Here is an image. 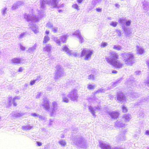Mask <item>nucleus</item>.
<instances>
[{
	"label": "nucleus",
	"mask_w": 149,
	"mask_h": 149,
	"mask_svg": "<svg viewBox=\"0 0 149 149\" xmlns=\"http://www.w3.org/2000/svg\"><path fill=\"white\" fill-rule=\"evenodd\" d=\"M50 48L51 46L50 45H47L43 48V49L45 51L48 52L50 50Z\"/></svg>",
	"instance_id": "obj_8"
},
{
	"label": "nucleus",
	"mask_w": 149,
	"mask_h": 149,
	"mask_svg": "<svg viewBox=\"0 0 149 149\" xmlns=\"http://www.w3.org/2000/svg\"><path fill=\"white\" fill-rule=\"evenodd\" d=\"M117 24V22H112L111 23L110 25L114 27H115L116 26Z\"/></svg>",
	"instance_id": "obj_10"
},
{
	"label": "nucleus",
	"mask_w": 149,
	"mask_h": 149,
	"mask_svg": "<svg viewBox=\"0 0 149 149\" xmlns=\"http://www.w3.org/2000/svg\"><path fill=\"white\" fill-rule=\"evenodd\" d=\"M113 48L114 49H116L118 50H120L121 49L120 47L119 46H115L113 47Z\"/></svg>",
	"instance_id": "obj_12"
},
{
	"label": "nucleus",
	"mask_w": 149,
	"mask_h": 149,
	"mask_svg": "<svg viewBox=\"0 0 149 149\" xmlns=\"http://www.w3.org/2000/svg\"><path fill=\"white\" fill-rule=\"evenodd\" d=\"M107 45V43L106 42H104L102 43L101 45V46L102 47H104L106 46Z\"/></svg>",
	"instance_id": "obj_17"
},
{
	"label": "nucleus",
	"mask_w": 149,
	"mask_h": 149,
	"mask_svg": "<svg viewBox=\"0 0 149 149\" xmlns=\"http://www.w3.org/2000/svg\"><path fill=\"white\" fill-rule=\"evenodd\" d=\"M53 1H54V2H55L56 1V0H53Z\"/></svg>",
	"instance_id": "obj_36"
},
{
	"label": "nucleus",
	"mask_w": 149,
	"mask_h": 149,
	"mask_svg": "<svg viewBox=\"0 0 149 149\" xmlns=\"http://www.w3.org/2000/svg\"><path fill=\"white\" fill-rule=\"evenodd\" d=\"M72 7L74 9L79 10L78 6L77 4H74L72 5Z\"/></svg>",
	"instance_id": "obj_13"
},
{
	"label": "nucleus",
	"mask_w": 149,
	"mask_h": 149,
	"mask_svg": "<svg viewBox=\"0 0 149 149\" xmlns=\"http://www.w3.org/2000/svg\"><path fill=\"white\" fill-rule=\"evenodd\" d=\"M96 11L99 12H101L102 11V9L100 8H97L96 9Z\"/></svg>",
	"instance_id": "obj_22"
},
{
	"label": "nucleus",
	"mask_w": 149,
	"mask_h": 149,
	"mask_svg": "<svg viewBox=\"0 0 149 149\" xmlns=\"http://www.w3.org/2000/svg\"><path fill=\"white\" fill-rule=\"evenodd\" d=\"M111 149V147L110 146H106L105 147V148H104V149Z\"/></svg>",
	"instance_id": "obj_27"
},
{
	"label": "nucleus",
	"mask_w": 149,
	"mask_h": 149,
	"mask_svg": "<svg viewBox=\"0 0 149 149\" xmlns=\"http://www.w3.org/2000/svg\"><path fill=\"white\" fill-rule=\"evenodd\" d=\"M127 59H125V62L126 63H127L128 62L132 60L134 58V56L133 54L130 52H129L127 54Z\"/></svg>",
	"instance_id": "obj_3"
},
{
	"label": "nucleus",
	"mask_w": 149,
	"mask_h": 149,
	"mask_svg": "<svg viewBox=\"0 0 149 149\" xmlns=\"http://www.w3.org/2000/svg\"><path fill=\"white\" fill-rule=\"evenodd\" d=\"M78 38L80 42L81 43H82L84 42L83 38L81 36L79 35L78 36Z\"/></svg>",
	"instance_id": "obj_9"
},
{
	"label": "nucleus",
	"mask_w": 149,
	"mask_h": 149,
	"mask_svg": "<svg viewBox=\"0 0 149 149\" xmlns=\"http://www.w3.org/2000/svg\"><path fill=\"white\" fill-rule=\"evenodd\" d=\"M49 40V38L48 36H45L44 37V40L43 42L44 43H46Z\"/></svg>",
	"instance_id": "obj_7"
},
{
	"label": "nucleus",
	"mask_w": 149,
	"mask_h": 149,
	"mask_svg": "<svg viewBox=\"0 0 149 149\" xmlns=\"http://www.w3.org/2000/svg\"><path fill=\"white\" fill-rule=\"evenodd\" d=\"M23 68L22 67H20L19 70V72H22L23 70Z\"/></svg>",
	"instance_id": "obj_30"
},
{
	"label": "nucleus",
	"mask_w": 149,
	"mask_h": 149,
	"mask_svg": "<svg viewBox=\"0 0 149 149\" xmlns=\"http://www.w3.org/2000/svg\"><path fill=\"white\" fill-rule=\"evenodd\" d=\"M56 102H53V106H54L55 105H56Z\"/></svg>",
	"instance_id": "obj_35"
},
{
	"label": "nucleus",
	"mask_w": 149,
	"mask_h": 149,
	"mask_svg": "<svg viewBox=\"0 0 149 149\" xmlns=\"http://www.w3.org/2000/svg\"><path fill=\"white\" fill-rule=\"evenodd\" d=\"M122 110L123 112L124 113L126 112L127 111V108L124 106L122 107Z\"/></svg>",
	"instance_id": "obj_14"
},
{
	"label": "nucleus",
	"mask_w": 149,
	"mask_h": 149,
	"mask_svg": "<svg viewBox=\"0 0 149 149\" xmlns=\"http://www.w3.org/2000/svg\"><path fill=\"white\" fill-rule=\"evenodd\" d=\"M137 53L139 54H142L143 53V49L140 48L139 47H137Z\"/></svg>",
	"instance_id": "obj_6"
},
{
	"label": "nucleus",
	"mask_w": 149,
	"mask_h": 149,
	"mask_svg": "<svg viewBox=\"0 0 149 149\" xmlns=\"http://www.w3.org/2000/svg\"><path fill=\"white\" fill-rule=\"evenodd\" d=\"M47 26L48 28H51L53 27V26L52 25H50V24H47Z\"/></svg>",
	"instance_id": "obj_24"
},
{
	"label": "nucleus",
	"mask_w": 149,
	"mask_h": 149,
	"mask_svg": "<svg viewBox=\"0 0 149 149\" xmlns=\"http://www.w3.org/2000/svg\"><path fill=\"white\" fill-rule=\"evenodd\" d=\"M57 31V28H54L53 29V31L54 33H56Z\"/></svg>",
	"instance_id": "obj_26"
},
{
	"label": "nucleus",
	"mask_w": 149,
	"mask_h": 149,
	"mask_svg": "<svg viewBox=\"0 0 149 149\" xmlns=\"http://www.w3.org/2000/svg\"><path fill=\"white\" fill-rule=\"evenodd\" d=\"M112 73H113V74H116L118 72L117 71H116V70H113L112 71Z\"/></svg>",
	"instance_id": "obj_28"
},
{
	"label": "nucleus",
	"mask_w": 149,
	"mask_h": 149,
	"mask_svg": "<svg viewBox=\"0 0 149 149\" xmlns=\"http://www.w3.org/2000/svg\"><path fill=\"white\" fill-rule=\"evenodd\" d=\"M67 35H63L61 37L60 39L62 42H65L67 40Z\"/></svg>",
	"instance_id": "obj_5"
},
{
	"label": "nucleus",
	"mask_w": 149,
	"mask_h": 149,
	"mask_svg": "<svg viewBox=\"0 0 149 149\" xmlns=\"http://www.w3.org/2000/svg\"><path fill=\"white\" fill-rule=\"evenodd\" d=\"M36 143L37 144V145L38 146H42V143L41 142H39V141H37L36 142Z\"/></svg>",
	"instance_id": "obj_21"
},
{
	"label": "nucleus",
	"mask_w": 149,
	"mask_h": 149,
	"mask_svg": "<svg viewBox=\"0 0 149 149\" xmlns=\"http://www.w3.org/2000/svg\"><path fill=\"white\" fill-rule=\"evenodd\" d=\"M111 58L106 57L105 59L110 64L113 65L117 68H120L122 67L123 64L119 60V56L117 54L111 52L110 53Z\"/></svg>",
	"instance_id": "obj_1"
},
{
	"label": "nucleus",
	"mask_w": 149,
	"mask_h": 149,
	"mask_svg": "<svg viewBox=\"0 0 149 149\" xmlns=\"http://www.w3.org/2000/svg\"><path fill=\"white\" fill-rule=\"evenodd\" d=\"M89 79H94V76L93 75H90L88 77Z\"/></svg>",
	"instance_id": "obj_18"
},
{
	"label": "nucleus",
	"mask_w": 149,
	"mask_h": 149,
	"mask_svg": "<svg viewBox=\"0 0 149 149\" xmlns=\"http://www.w3.org/2000/svg\"><path fill=\"white\" fill-rule=\"evenodd\" d=\"M117 99L120 100H120V96H119V95L117 97Z\"/></svg>",
	"instance_id": "obj_33"
},
{
	"label": "nucleus",
	"mask_w": 149,
	"mask_h": 149,
	"mask_svg": "<svg viewBox=\"0 0 149 149\" xmlns=\"http://www.w3.org/2000/svg\"><path fill=\"white\" fill-rule=\"evenodd\" d=\"M63 101L64 102L67 103L68 102L69 100L67 97H64L63 98Z\"/></svg>",
	"instance_id": "obj_19"
},
{
	"label": "nucleus",
	"mask_w": 149,
	"mask_h": 149,
	"mask_svg": "<svg viewBox=\"0 0 149 149\" xmlns=\"http://www.w3.org/2000/svg\"><path fill=\"white\" fill-rule=\"evenodd\" d=\"M12 62L14 64H18L20 63V60L19 58H14L12 60Z\"/></svg>",
	"instance_id": "obj_4"
},
{
	"label": "nucleus",
	"mask_w": 149,
	"mask_h": 149,
	"mask_svg": "<svg viewBox=\"0 0 149 149\" xmlns=\"http://www.w3.org/2000/svg\"><path fill=\"white\" fill-rule=\"evenodd\" d=\"M63 49L64 50H65V51H67L68 50V47H67L65 46V47H63Z\"/></svg>",
	"instance_id": "obj_25"
},
{
	"label": "nucleus",
	"mask_w": 149,
	"mask_h": 149,
	"mask_svg": "<svg viewBox=\"0 0 149 149\" xmlns=\"http://www.w3.org/2000/svg\"><path fill=\"white\" fill-rule=\"evenodd\" d=\"M86 53L87 54L86 55L85 59L88 60L89 58L91 57V56L93 54L92 51L87 50L86 49H83L81 53V56H83Z\"/></svg>",
	"instance_id": "obj_2"
},
{
	"label": "nucleus",
	"mask_w": 149,
	"mask_h": 149,
	"mask_svg": "<svg viewBox=\"0 0 149 149\" xmlns=\"http://www.w3.org/2000/svg\"><path fill=\"white\" fill-rule=\"evenodd\" d=\"M89 109L91 112H92V113H93L94 112V111L93 110V108L92 107H90L89 108Z\"/></svg>",
	"instance_id": "obj_23"
},
{
	"label": "nucleus",
	"mask_w": 149,
	"mask_h": 149,
	"mask_svg": "<svg viewBox=\"0 0 149 149\" xmlns=\"http://www.w3.org/2000/svg\"><path fill=\"white\" fill-rule=\"evenodd\" d=\"M36 80H33L31 81L30 82V84L31 85H33L36 82Z\"/></svg>",
	"instance_id": "obj_16"
},
{
	"label": "nucleus",
	"mask_w": 149,
	"mask_h": 149,
	"mask_svg": "<svg viewBox=\"0 0 149 149\" xmlns=\"http://www.w3.org/2000/svg\"><path fill=\"white\" fill-rule=\"evenodd\" d=\"M59 143L61 146H65L66 145L65 142L63 141H60Z\"/></svg>",
	"instance_id": "obj_11"
},
{
	"label": "nucleus",
	"mask_w": 149,
	"mask_h": 149,
	"mask_svg": "<svg viewBox=\"0 0 149 149\" xmlns=\"http://www.w3.org/2000/svg\"><path fill=\"white\" fill-rule=\"evenodd\" d=\"M94 86L92 85H89L88 86V88L89 89H91L94 88Z\"/></svg>",
	"instance_id": "obj_15"
},
{
	"label": "nucleus",
	"mask_w": 149,
	"mask_h": 149,
	"mask_svg": "<svg viewBox=\"0 0 149 149\" xmlns=\"http://www.w3.org/2000/svg\"><path fill=\"white\" fill-rule=\"evenodd\" d=\"M49 31H45V33L47 34H49Z\"/></svg>",
	"instance_id": "obj_34"
},
{
	"label": "nucleus",
	"mask_w": 149,
	"mask_h": 149,
	"mask_svg": "<svg viewBox=\"0 0 149 149\" xmlns=\"http://www.w3.org/2000/svg\"><path fill=\"white\" fill-rule=\"evenodd\" d=\"M125 97L124 96L123 97V98H125Z\"/></svg>",
	"instance_id": "obj_38"
},
{
	"label": "nucleus",
	"mask_w": 149,
	"mask_h": 149,
	"mask_svg": "<svg viewBox=\"0 0 149 149\" xmlns=\"http://www.w3.org/2000/svg\"><path fill=\"white\" fill-rule=\"evenodd\" d=\"M131 21H128L126 22V25L127 26H130L131 24Z\"/></svg>",
	"instance_id": "obj_20"
},
{
	"label": "nucleus",
	"mask_w": 149,
	"mask_h": 149,
	"mask_svg": "<svg viewBox=\"0 0 149 149\" xmlns=\"http://www.w3.org/2000/svg\"><path fill=\"white\" fill-rule=\"evenodd\" d=\"M116 113L118 115V113H114V114H116Z\"/></svg>",
	"instance_id": "obj_37"
},
{
	"label": "nucleus",
	"mask_w": 149,
	"mask_h": 149,
	"mask_svg": "<svg viewBox=\"0 0 149 149\" xmlns=\"http://www.w3.org/2000/svg\"><path fill=\"white\" fill-rule=\"evenodd\" d=\"M31 115L35 117L37 116V114L35 113H33L31 114Z\"/></svg>",
	"instance_id": "obj_29"
},
{
	"label": "nucleus",
	"mask_w": 149,
	"mask_h": 149,
	"mask_svg": "<svg viewBox=\"0 0 149 149\" xmlns=\"http://www.w3.org/2000/svg\"><path fill=\"white\" fill-rule=\"evenodd\" d=\"M146 135H149V131L147 130L146 132Z\"/></svg>",
	"instance_id": "obj_31"
},
{
	"label": "nucleus",
	"mask_w": 149,
	"mask_h": 149,
	"mask_svg": "<svg viewBox=\"0 0 149 149\" xmlns=\"http://www.w3.org/2000/svg\"><path fill=\"white\" fill-rule=\"evenodd\" d=\"M82 0H77V2L79 3H81L82 2Z\"/></svg>",
	"instance_id": "obj_32"
}]
</instances>
